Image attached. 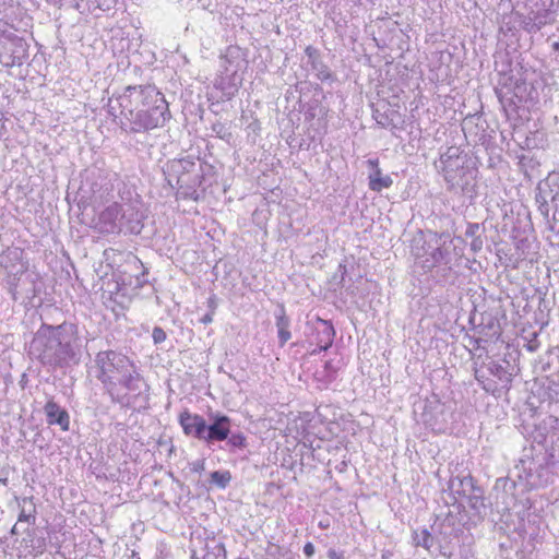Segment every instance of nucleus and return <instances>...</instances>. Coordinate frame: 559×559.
Wrapping results in <instances>:
<instances>
[{
  "instance_id": "72a5a7b5",
  "label": "nucleus",
  "mask_w": 559,
  "mask_h": 559,
  "mask_svg": "<svg viewBox=\"0 0 559 559\" xmlns=\"http://www.w3.org/2000/svg\"><path fill=\"white\" fill-rule=\"evenodd\" d=\"M440 554H441L442 556H444V557H448V558L451 556L450 554H447V552H444V551H440Z\"/></svg>"
},
{
  "instance_id": "9d476101",
  "label": "nucleus",
  "mask_w": 559,
  "mask_h": 559,
  "mask_svg": "<svg viewBox=\"0 0 559 559\" xmlns=\"http://www.w3.org/2000/svg\"><path fill=\"white\" fill-rule=\"evenodd\" d=\"M367 163L372 168V171L369 174V188L372 191L380 192L382 189L392 186V178L388 175H382L378 159H369Z\"/></svg>"
},
{
  "instance_id": "7ed1b4c3",
  "label": "nucleus",
  "mask_w": 559,
  "mask_h": 559,
  "mask_svg": "<svg viewBox=\"0 0 559 559\" xmlns=\"http://www.w3.org/2000/svg\"><path fill=\"white\" fill-rule=\"evenodd\" d=\"M94 362L95 377L102 382L112 402H120L116 394L119 384L133 393H140L141 386L145 385L132 360L120 352L102 350L96 355Z\"/></svg>"
},
{
  "instance_id": "ddd939ff",
  "label": "nucleus",
  "mask_w": 559,
  "mask_h": 559,
  "mask_svg": "<svg viewBox=\"0 0 559 559\" xmlns=\"http://www.w3.org/2000/svg\"><path fill=\"white\" fill-rule=\"evenodd\" d=\"M465 498L467 499V504L473 510L474 515L479 519H484L487 514V506L485 503L483 490L477 487L473 493H469Z\"/></svg>"
},
{
  "instance_id": "0eeeda50",
  "label": "nucleus",
  "mask_w": 559,
  "mask_h": 559,
  "mask_svg": "<svg viewBox=\"0 0 559 559\" xmlns=\"http://www.w3.org/2000/svg\"><path fill=\"white\" fill-rule=\"evenodd\" d=\"M122 219H127L132 223V219L127 218V210H124L118 203H111L99 214V223L103 225L104 231H114L118 223Z\"/></svg>"
},
{
  "instance_id": "b1692460",
  "label": "nucleus",
  "mask_w": 559,
  "mask_h": 559,
  "mask_svg": "<svg viewBox=\"0 0 559 559\" xmlns=\"http://www.w3.org/2000/svg\"><path fill=\"white\" fill-rule=\"evenodd\" d=\"M213 131L216 132L219 138L224 139L226 136V129L224 124L218 123L213 126Z\"/></svg>"
},
{
  "instance_id": "393cba45",
  "label": "nucleus",
  "mask_w": 559,
  "mask_h": 559,
  "mask_svg": "<svg viewBox=\"0 0 559 559\" xmlns=\"http://www.w3.org/2000/svg\"><path fill=\"white\" fill-rule=\"evenodd\" d=\"M213 317H214V310H210L207 313H205V314L200 319V321H201L203 324H209V323H212V322H213Z\"/></svg>"
},
{
  "instance_id": "2eb2a0df",
  "label": "nucleus",
  "mask_w": 559,
  "mask_h": 559,
  "mask_svg": "<svg viewBox=\"0 0 559 559\" xmlns=\"http://www.w3.org/2000/svg\"><path fill=\"white\" fill-rule=\"evenodd\" d=\"M276 328L277 334L280 338V345L284 346V344L290 340L292 333L289 331L290 321L289 318L285 313L284 307H281L280 312L276 313Z\"/></svg>"
},
{
  "instance_id": "f8f14e48",
  "label": "nucleus",
  "mask_w": 559,
  "mask_h": 559,
  "mask_svg": "<svg viewBox=\"0 0 559 559\" xmlns=\"http://www.w3.org/2000/svg\"><path fill=\"white\" fill-rule=\"evenodd\" d=\"M20 513L17 523L35 524L36 521V506L32 497H24L20 502Z\"/></svg>"
},
{
  "instance_id": "7c9ffc66",
  "label": "nucleus",
  "mask_w": 559,
  "mask_h": 559,
  "mask_svg": "<svg viewBox=\"0 0 559 559\" xmlns=\"http://www.w3.org/2000/svg\"><path fill=\"white\" fill-rule=\"evenodd\" d=\"M319 352H321L319 349V346H317L316 348H313L311 352H310V355H317Z\"/></svg>"
},
{
  "instance_id": "473e14b6",
  "label": "nucleus",
  "mask_w": 559,
  "mask_h": 559,
  "mask_svg": "<svg viewBox=\"0 0 559 559\" xmlns=\"http://www.w3.org/2000/svg\"><path fill=\"white\" fill-rule=\"evenodd\" d=\"M116 108L111 104H109V112L115 115Z\"/></svg>"
},
{
  "instance_id": "6e6552de",
  "label": "nucleus",
  "mask_w": 559,
  "mask_h": 559,
  "mask_svg": "<svg viewBox=\"0 0 559 559\" xmlns=\"http://www.w3.org/2000/svg\"><path fill=\"white\" fill-rule=\"evenodd\" d=\"M335 330L331 322L318 318L314 325V338L312 343L319 346L320 350H328L334 341Z\"/></svg>"
},
{
  "instance_id": "bb28decb",
  "label": "nucleus",
  "mask_w": 559,
  "mask_h": 559,
  "mask_svg": "<svg viewBox=\"0 0 559 559\" xmlns=\"http://www.w3.org/2000/svg\"><path fill=\"white\" fill-rule=\"evenodd\" d=\"M471 247L474 251L480 250L483 247V240L478 237L473 238Z\"/></svg>"
},
{
  "instance_id": "f257e3e1",
  "label": "nucleus",
  "mask_w": 559,
  "mask_h": 559,
  "mask_svg": "<svg viewBox=\"0 0 559 559\" xmlns=\"http://www.w3.org/2000/svg\"><path fill=\"white\" fill-rule=\"evenodd\" d=\"M117 102L132 132L160 128L170 117L168 103L153 85L128 86Z\"/></svg>"
},
{
  "instance_id": "cd10ccee",
  "label": "nucleus",
  "mask_w": 559,
  "mask_h": 559,
  "mask_svg": "<svg viewBox=\"0 0 559 559\" xmlns=\"http://www.w3.org/2000/svg\"><path fill=\"white\" fill-rule=\"evenodd\" d=\"M209 308L210 310H214L215 311V308H216V300H215V297L212 296L209 298Z\"/></svg>"
},
{
  "instance_id": "aec40b11",
  "label": "nucleus",
  "mask_w": 559,
  "mask_h": 559,
  "mask_svg": "<svg viewBox=\"0 0 559 559\" xmlns=\"http://www.w3.org/2000/svg\"><path fill=\"white\" fill-rule=\"evenodd\" d=\"M152 337L155 344H160L166 340V332L162 328L155 326L152 332Z\"/></svg>"
},
{
  "instance_id": "5701e85b",
  "label": "nucleus",
  "mask_w": 559,
  "mask_h": 559,
  "mask_svg": "<svg viewBox=\"0 0 559 559\" xmlns=\"http://www.w3.org/2000/svg\"><path fill=\"white\" fill-rule=\"evenodd\" d=\"M314 551H316V549H314V545H313L312 543H310V542H309V543H307V544L304 546V554H305L308 558L312 557V556L314 555Z\"/></svg>"
},
{
  "instance_id": "f704fd0d",
  "label": "nucleus",
  "mask_w": 559,
  "mask_h": 559,
  "mask_svg": "<svg viewBox=\"0 0 559 559\" xmlns=\"http://www.w3.org/2000/svg\"><path fill=\"white\" fill-rule=\"evenodd\" d=\"M325 368H326V369L331 368V362H330V361H326V362H325Z\"/></svg>"
},
{
  "instance_id": "c85d7f7f",
  "label": "nucleus",
  "mask_w": 559,
  "mask_h": 559,
  "mask_svg": "<svg viewBox=\"0 0 559 559\" xmlns=\"http://www.w3.org/2000/svg\"><path fill=\"white\" fill-rule=\"evenodd\" d=\"M139 224H140V219H139V218H136V219H135V225H133V226H131V227H130L131 231H133V233H140V229H141V228H140Z\"/></svg>"
},
{
  "instance_id": "a878e982",
  "label": "nucleus",
  "mask_w": 559,
  "mask_h": 559,
  "mask_svg": "<svg viewBox=\"0 0 559 559\" xmlns=\"http://www.w3.org/2000/svg\"><path fill=\"white\" fill-rule=\"evenodd\" d=\"M490 371L492 374L501 378V374L504 373V369L501 365H497L495 364L491 368H490Z\"/></svg>"
},
{
  "instance_id": "f3484780",
  "label": "nucleus",
  "mask_w": 559,
  "mask_h": 559,
  "mask_svg": "<svg viewBox=\"0 0 559 559\" xmlns=\"http://www.w3.org/2000/svg\"><path fill=\"white\" fill-rule=\"evenodd\" d=\"M413 543L417 547H423L427 551H430L435 545L433 536L428 532V530L424 528L419 532H414Z\"/></svg>"
},
{
  "instance_id": "dca6fc26",
  "label": "nucleus",
  "mask_w": 559,
  "mask_h": 559,
  "mask_svg": "<svg viewBox=\"0 0 559 559\" xmlns=\"http://www.w3.org/2000/svg\"><path fill=\"white\" fill-rule=\"evenodd\" d=\"M550 197L551 203L556 202V197L551 194V191H543L538 188V192L535 195V202L537 204L539 213L545 219H549L550 204L548 198Z\"/></svg>"
},
{
  "instance_id": "9b49d317",
  "label": "nucleus",
  "mask_w": 559,
  "mask_h": 559,
  "mask_svg": "<svg viewBox=\"0 0 559 559\" xmlns=\"http://www.w3.org/2000/svg\"><path fill=\"white\" fill-rule=\"evenodd\" d=\"M477 488L472 476L455 477L450 480V489L459 497L465 498Z\"/></svg>"
},
{
  "instance_id": "a211bd4d",
  "label": "nucleus",
  "mask_w": 559,
  "mask_h": 559,
  "mask_svg": "<svg viewBox=\"0 0 559 559\" xmlns=\"http://www.w3.org/2000/svg\"><path fill=\"white\" fill-rule=\"evenodd\" d=\"M203 559H227V551L223 543H216L206 547Z\"/></svg>"
},
{
  "instance_id": "c756f323",
  "label": "nucleus",
  "mask_w": 559,
  "mask_h": 559,
  "mask_svg": "<svg viewBox=\"0 0 559 559\" xmlns=\"http://www.w3.org/2000/svg\"><path fill=\"white\" fill-rule=\"evenodd\" d=\"M20 523H16L13 525V527L11 528V535H17L20 532H19V525Z\"/></svg>"
},
{
  "instance_id": "1a4fd4ad",
  "label": "nucleus",
  "mask_w": 559,
  "mask_h": 559,
  "mask_svg": "<svg viewBox=\"0 0 559 559\" xmlns=\"http://www.w3.org/2000/svg\"><path fill=\"white\" fill-rule=\"evenodd\" d=\"M48 425H58L63 431L69 430L70 416L64 408H61L52 400L48 401L44 407Z\"/></svg>"
},
{
  "instance_id": "412c9836",
  "label": "nucleus",
  "mask_w": 559,
  "mask_h": 559,
  "mask_svg": "<svg viewBox=\"0 0 559 559\" xmlns=\"http://www.w3.org/2000/svg\"><path fill=\"white\" fill-rule=\"evenodd\" d=\"M478 230H479L478 224H476V223L469 224L466 228L465 236L475 238Z\"/></svg>"
},
{
  "instance_id": "4468645a",
  "label": "nucleus",
  "mask_w": 559,
  "mask_h": 559,
  "mask_svg": "<svg viewBox=\"0 0 559 559\" xmlns=\"http://www.w3.org/2000/svg\"><path fill=\"white\" fill-rule=\"evenodd\" d=\"M306 52L309 56L311 69L316 72L317 78L320 81H328L332 79L330 69L319 59L316 50L311 47H307Z\"/></svg>"
},
{
  "instance_id": "2f4dec72",
  "label": "nucleus",
  "mask_w": 559,
  "mask_h": 559,
  "mask_svg": "<svg viewBox=\"0 0 559 559\" xmlns=\"http://www.w3.org/2000/svg\"><path fill=\"white\" fill-rule=\"evenodd\" d=\"M552 48L556 50V51H559V40L558 41H555L552 44Z\"/></svg>"
},
{
  "instance_id": "4be33fe9",
  "label": "nucleus",
  "mask_w": 559,
  "mask_h": 559,
  "mask_svg": "<svg viewBox=\"0 0 559 559\" xmlns=\"http://www.w3.org/2000/svg\"><path fill=\"white\" fill-rule=\"evenodd\" d=\"M329 559H345L344 551H337L335 549H329L328 551Z\"/></svg>"
},
{
  "instance_id": "39448f33",
  "label": "nucleus",
  "mask_w": 559,
  "mask_h": 559,
  "mask_svg": "<svg viewBox=\"0 0 559 559\" xmlns=\"http://www.w3.org/2000/svg\"><path fill=\"white\" fill-rule=\"evenodd\" d=\"M44 365L62 366L76 359V353L66 338L63 325L43 324L32 344Z\"/></svg>"
},
{
  "instance_id": "f03ea898",
  "label": "nucleus",
  "mask_w": 559,
  "mask_h": 559,
  "mask_svg": "<svg viewBox=\"0 0 559 559\" xmlns=\"http://www.w3.org/2000/svg\"><path fill=\"white\" fill-rule=\"evenodd\" d=\"M179 424L186 436L193 437L207 447L226 441L229 451L234 452L248 445L246 436L240 431L233 432L231 419L219 412H211L205 419L186 409L179 415Z\"/></svg>"
},
{
  "instance_id": "20e7f679",
  "label": "nucleus",
  "mask_w": 559,
  "mask_h": 559,
  "mask_svg": "<svg viewBox=\"0 0 559 559\" xmlns=\"http://www.w3.org/2000/svg\"><path fill=\"white\" fill-rule=\"evenodd\" d=\"M411 248L416 263L426 273L438 265H450L452 262L454 246L449 235L419 231L413 238Z\"/></svg>"
},
{
  "instance_id": "423d86ee",
  "label": "nucleus",
  "mask_w": 559,
  "mask_h": 559,
  "mask_svg": "<svg viewBox=\"0 0 559 559\" xmlns=\"http://www.w3.org/2000/svg\"><path fill=\"white\" fill-rule=\"evenodd\" d=\"M467 155L457 146H450L441 154L437 167L442 171L444 180L451 188L467 185L466 176L469 173Z\"/></svg>"
},
{
  "instance_id": "6ab92c4d",
  "label": "nucleus",
  "mask_w": 559,
  "mask_h": 559,
  "mask_svg": "<svg viewBox=\"0 0 559 559\" xmlns=\"http://www.w3.org/2000/svg\"><path fill=\"white\" fill-rule=\"evenodd\" d=\"M231 480V475L228 471H215L211 474V481L219 488H226Z\"/></svg>"
}]
</instances>
